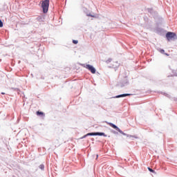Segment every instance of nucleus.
I'll list each match as a JSON object with an SVG mask.
<instances>
[{"mask_svg":"<svg viewBox=\"0 0 177 177\" xmlns=\"http://www.w3.org/2000/svg\"><path fill=\"white\" fill-rule=\"evenodd\" d=\"M161 53H164L165 51L164 50H160Z\"/></svg>","mask_w":177,"mask_h":177,"instance_id":"ddd939ff","label":"nucleus"},{"mask_svg":"<svg viewBox=\"0 0 177 177\" xmlns=\"http://www.w3.org/2000/svg\"><path fill=\"white\" fill-rule=\"evenodd\" d=\"M148 170H149V172H152L153 174H156V171L150 167H148Z\"/></svg>","mask_w":177,"mask_h":177,"instance_id":"6e6552de","label":"nucleus"},{"mask_svg":"<svg viewBox=\"0 0 177 177\" xmlns=\"http://www.w3.org/2000/svg\"><path fill=\"white\" fill-rule=\"evenodd\" d=\"M84 68H86L88 71H91L92 74L96 73V69L90 64H86L84 66Z\"/></svg>","mask_w":177,"mask_h":177,"instance_id":"39448f33","label":"nucleus"},{"mask_svg":"<svg viewBox=\"0 0 177 177\" xmlns=\"http://www.w3.org/2000/svg\"><path fill=\"white\" fill-rule=\"evenodd\" d=\"M73 44H75V45H77V44H78V40H73Z\"/></svg>","mask_w":177,"mask_h":177,"instance_id":"9b49d317","label":"nucleus"},{"mask_svg":"<svg viewBox=\"0 0 177 177\" xmlns=\"http://www.w3.org/2000/svg\"><path fill=\"white\" fill-rule=\"evenodd\" d=\"M106 124L107 125H109V127H111V128H113V129L118 131V132H119L120 133H122V135H127L125 134V133H123V131L120 129V128H118V127H117L115 124L109 122H106Z\"/></svg>","mask_w":177,"mask_h":177,"instance_id":"f03ea898","label":"nucleus"},{"mask_svg":"<svg viewBox=\"0 0 177 177\" xmlns=\"http://www.w3.org/2000/svg\"><path fill=\"white\" fill-rule=\"evenodd\" d=\"M127 138H133L134 139H138V137L136 136H129V135H127Z\"/></svg>","mask_w":177,"mask_h":177,"instance_id":"1a4fd4ad","label":"nucleus"},{"mask_svg":"<svg viewBox=\"0 0 177 177\" xmlns=\"http://www.w3.org/2000/svg\"><path fill=\"white\" fill-rule=\"evenodd\" d=\"M126 96H129V94H122V95H117L115 97H117V98H118V97H125Z\"/></svg>","mask_w":177,"mask_h":177,"instance_id":"0eeeda50","label":"nucleus"},{"mask_svg":"<svg viewBox=\"0 0 177 177\" xmlns=\"http://www.w3.org/2000/svg\"><path fill=\"white\" fill-rule=\"evenodd\" d=\"M0 27H3V22H2V20L0 19Z\"/></svg>","mask_w":177,"mask_h":177,"instance_id":"9d476101","label":"nucleus"},{"mask_svg":"<svg viewBox=\"0 0 177 177\" xmlns=\"http://www.w3.org/2000/svg\"><path fill=\"white\" fill-rule=\"evenodd\" d=\"M88 16H91V17H95V16L91 15H88Z\"/></svg>","mask_w":177,"mask_h":177,"instance_id":"4468645a","label":"nucleus"},{"mask_svg":"<svg viewBox=\"0 0 177 177\" xmlns=\"http://www.w3.org/2000/svg\"><path fill=\"white\" fill-rule=\"evenodd\" d=\"M86 136H107V135H105L104 133H88L83 136L84 138H86Z\"/></svg>","mask_w":177,"mask_h":177,"instance_id":"7ed1b4c3","label":"nucleus"},{"mask_svg":"<svg viewBox=\"0 0 177 177\" xmlns=\"http://www.w3.org/2000/svg\"><path fill=\"white\" fill-rule=\"evenodd\" d=\"M41 8L44 13H48V10H49V0L42 1Z\"/></svg>","mask_w":177,"mask_h":177,"instance_id":"f257e3e1","label":"nucleus"},{"mask_svg":"<svg viewBox=\"0 0 177 177\" xmlns=\"http://www.w3.org/2000/svg\"><path fill=\"white\" fill-rule=\"evenodd\" d=\"M175 37H176V34L172 32H168L166 34V38L167 41H172V39H175Z\"/></svg>","mask_w":177,"mask_h":177,"instance_id":"20e7f679","label":"nucleus"},{"mask_svg":"<svg viewBox=\"0 0 177 177\" xmlns=\"http://www.w3.org/2000/svg\"><path fill=\"white\" fill-rule=\"evenodd\" d=\"M1 95H5V93H1Z\"/></svg>","mask_w":177,"mask_h":177,"instance_id":"2eb2a0df","label":"nucleus"},{"mask_svg":"<svg viewBox=\"0 0 177 177\" xmlns=\"http://www.w3.org/2000/svg\"><path fill=\"white\" fill-rule=\"evenodd\" d=\"M36 114L37 115H40L41 117H45V113H44L42 111H38L36 112Z\"/></svg>","mask_w":177,"mask_h":177,"instance_id":"423d86ee","label":"nucleus"},{"mask_svg":"<svg viewBox=\"0 0 177 177\" xmlns=\"http://www.w3.org/2000/svg\"><path fill=\"white\" fill-rule=\"evenodd\" d=\"M39 168H40V169H44V168H45V166H44V165H41L39 166Z\"/></svg>","mask_w":177,"mask_h":177,"instance_id":"f8f14e48","label":"nucleus"}]
</instances>
